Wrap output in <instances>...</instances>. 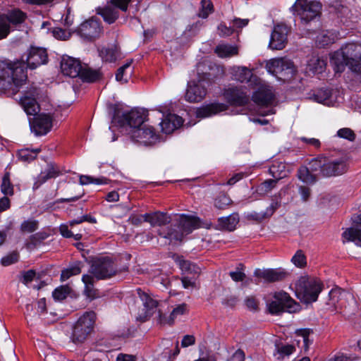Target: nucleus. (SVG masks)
<instances>
[{"mask_svg": "<svg viewBox=\"0 0 361 361\" xmlns=\"http://www.w3.org/2000/svg\"><path fill=\"white\" fill-rule=\"evenodd\" d=\"M360 57L361 45L348 44L332 54L330 63L336 73H342L345 66L353 72H359L361 70Z\"/></svg>", "mask_w": 361, "mask_h": 361, "instance_id": "obj_1", "label": "nucleus"}, {"mask_svg": "<svg viewBox=\"0 0 361 361\" xmlns=\"http://www.w3.org/2000/svg\"><path fill=\"white\" fill-rule=\"evenodd\" d=\"M173 221L177 223V228L170 227L166 230L159 229L158 231L160 236L168 238L171 241L181 242L185 236L200 227V219L191 215L176 214L173 215Z\"/></svg>", "mask_w": 361, "mask_h": 361, "instance_id": "obj_2", "label": "nucleus"}, {"mask_svg": "<svg viewBox=\"0 0 361 361\" xmlns=\"http://www.w3.org/2000/svg\"><path fill=\"white\" fill-rule=\"evenodd\" d=\"M27 80V73L19 63L9 64L0 76V92L13 96Z\"/></svg>", "mask_w": 361, "mask_h": 361, "instance_id": "obj_3", "label": "nucleus"}, {"mask_svg": "<svg viewBox=\"0 0 361 361\" xmlns=\"http://www.w3.org/2000/svg\"><path fill=\"white\" fill-rule=\"evenodd\" d=\"M121 271L112 258L99 257L92 259L89 273L97 280H105L112 278Z\"/></svg>", "mask_w": 361, "mask_h": 361, "instance_id": "obj_4", "label": "nucleus"}, {"mask_svg": "<svg viewBox=\"0 0 361 361\" xmlns=\"http://www.w3.org/2000/svg\"><path fill=\"white\" fill-rule=\"evenodd\" d=\"M93 311L85 312L76 322L72 334V341L76 344L82 343L92 333L96 322Z\"/></svg>", "mask_w": 361, "mask_h": 361, "instance_id": "obj_5", "label": "nucleus"}, {"mask_svg": "<svg viewBox=\"0 0 361 361\" xmlns=\"http://www.w3.org/2000/svg\"><path fill=\"white\" fill-rule=\"evenodd\" d=\"M268 310L271 314H279L283 312H296L300 305L285 291L275 292L267 302Z\"/></svg>", "mask_w": 361, "mask_h": 361, "instance_id": "obj_6", "label": "nucleus"}, {"mask_svg": "<svg viewBox=\"0 0 361 361\" xmlns=\"http://www.w3.org/2000/svg\"><path fill=\"white\" fill-rule=\"evenodd\" d=\"M322 287L319 280L302 277L296 283V293L305 302H315L322 291Z\"/></svg>", "mask_w": 361, "mask_h": 361, "instance_id": "obj_7", "label": "nucleus"}, {"mask_svg": "<svg viewBox=\"0 0 361 361\" xmlns=\"http://www.w3.org/2000/svg\"><path fill=\"white\" fill-rule=\"evenodd\" d=\"M266 68L269 73L283 81L291 80L295 73L293 62L285 58L271 59L267 61Z\"/></svg>", "mask_w": 361, "mask_h": 361, "instance_id": "obj_8", "label": "nucleus"}, {"mask_svg": "<svg viewBox=\"0 0 361 361\" xmlns=\"http://www.w3.org/2000/svg\"><path fill=\"white\" fill-rule=\"evenodd\" d=\"M294 14L300 16L305 23L319 16L322 11V4L317 1L297 0L291 7Z\"/></svg>", "mask_w": 361, "mask_h": 361, "instance_id": "obj_9", "label": "nucleus"}, {"mask_svg": "<svg viewBox=\"0 0 361 361\" xmlns=\"http://www.w3.org/2000/svg\"><path fill=\"white\" fill-rule=\"evenodd\" d=\"M252 99L262 109L259 110V113L262 116L275 113L272 108H269L274 99V95L269 87L261 85L254 92Z\"/></svg>", "mask_w": 361, "mask_h": 361, "instance_id": "obj_10", "label": "nucleus"}, {"mask_svg": "<svg viewBox=\"0 0 361 361\" xmlns=\"http://www.w3.org/2000/svg\"><path fill=\"white\" fill-rule=\"evenodd\" d=\"M147 114L142 109H132L129 112L123 114L118 122L121 126L126 128L128 133L139 128L144 125Z\"/></svg>", "mask_w": 361, "mask_h": 361, "instance_id": "obj_11", "label": "nucleus"}, {"mask_svg": "<svg viewBox=\"0 0 361 361\" xmlns=\"http://www.w3.org/2000/svg\"><path fill=\"white\" fill-rule=\"evenodd\" d=\"M48 61V55L47 50L39 47H31L27 54L22 56L21 61L17 63L25 68V63L30 69H35L37 67L47 63ZM25 70V68H24Z\"/></svg>", "mask_w": 361, "mask_h": 361, "instance_id": "obj_12", "label": "nucleus"}, {"mask_svg": "<svg viewBox=\"0 0 361 361\" xmlns=\"http://www.w3.org/2000/svg\"><path fill=\"white\" fill-rule=\"evenodd\" d=\"M129 135L133 141L145 146L154 144L158 139L154 128L145 124L129 133Z\"/></svg>", "mask_w": 361, "mask_h": 361, "instance_id": "obj_13", "label": "nucleus"}, {"mask_svg": "<svg viewBox=\"0 0 361 361\" xmlns=\"http://www.w3.org/2000/svg\"><path fill=\"white\" fill-rule=\"evenodd\" d=\"M290 28L283 23H279L274 26L269 47L271 49L281 50L287 44V37Z\"/></svg>", "mask_w": 361, "mask_h": 361, "instance_id": "obj_14", "label": "nucleus"}, {"mask_svg": "<svg viewBox=\"0 0 361 361\" xmlns=\"http://www.w3.org/2000/svg\"><path fill=\"white\" fill-rule=\"evenodd\" d=\"M102 32V27L99 20L92 18L83 22L78 27L80 35L85 39L92 41L98 38Z\"/></svg>", "mask_w": 361, "mask_h": 361, "instance_id": "obj_15", "label": "nucleus"}, {"mask_svg": "<svg viewBox=\"0 0 361 361\" xmlns=\"http://www.w3.org/2000/svg\"><path fill=\"white\" fill-rule=\"evenodd\" d=\"M289 275L290 273L281 267L267 269H257L254 272V276L255 277L262 279L267 283L282 281L285 280Z\"/></svg>", "mask_w": 361, "mask_h": 361, "instance_id": "obj_16", "label": "nucleus"}, {"mask_svg": "<svg viewBox=\"0 0 361 361\" xmlns=\"http://www.w3.org/2000/svg\"><path fill=\"white\" fill-rule=\"evenodd\" d=\"M225 99L233 106H244L248 103L250 97L241 87H229L224 92Z\"/></svg>", "mask_w": 361, "mask_h": 361, "instance_id": "obj_17", "label": "nucleus"}, {"mask_svg": "<svg viewBox=\"0 0 361 361\" xmlns=\"http://www.w3.org/2000/svg\"><path fill=\"white\" fill-rule=\"evenodd\" d=\"M52 118L49 114H39L31 124L32 131L37 135H46L51 128Z\"/></svg>", "mask_w": 361, "mask_h": 361, "instance_id": "obj_18", "label": "nucleus"}, {"mask_svg": "<svg viewBox=\"0 0 361 361\" xmlns=\"http://www.w3.org/2000/svg\"><path fill=\"white\" fill-rule=\"evenodd\" d=\"M325 165L322 169L323 176L341 175L347 171V166L343 160H332L325 157Z\"/></svg>", "mask_w": 361, "mask_h": 361, "instance_id": "obj_19", "label": "nucleus"}, {"mask_svg": "<svg viewBox=\"0 0 361 361\" xmlns=\"http://www.w3.org/2000/svg\"><path fill=\"white\" fill-rule=\"evenodd\" d=\"M207 94L206 87L200 82L191 81L188 82L185 93V99L189 102H200Z\"/></svg>", "mask_w": 361, "mask_h": 361, "instance_id": "obj_20", "label": "nucleus"}, {"mask_svg": "<svg viewBox=\"0 0 361 361\" xmlns=\"http://www.w3.org/2000/svg\"><path fill=\"white\" fill-rule=\"evenodd\" d=\"M82 66L80 61L72 57H63L61 63L62 73L71 78L80 77Z\"/></svg>", "mask_w": 361, "mask_h": 361, "instance_id": "obj_21", "label": "nucleus"}, {"mask_svg": "<svg viewBox=\"0 0 361 361\" xmlns=\"http://www.w3.org/2000/svg\"><path fill=\"white\" fill-rule=\"evenodd\" d=\"M61 174L59 167L54 163L47 164V168L42 171L37 176L33 184V189H38L43 183L49 179L54 178Z\"/></svg>", "mask_w": 361, "mask_h": 361, "instance_id": "obj_22", "label": "nucleus"}, {"mask_svg": "<svg viewBox=\"0 0 361 361\" xmlns=\"http://www.w3.org/2000/svg\"><path fill=\"white\" fill-rule=\"evenodd\" d=\"M182 118L178 115L169 114L160 123L162 131L170 134L183 125Z\"/></svg>", "mask_w": 361, "mask_h": 361, "instance_id": "obj_23", "label": "nucleus"}, {"mask_svg": "<svg viewBox=\"0 0 361 361\" xmlns=\"http://www.w3.org/2000/svg\"><path fill=\"white\" fill-rule=\"evenodd\" d=\"M227 108V105L223 103H212L199 108L196 114L199 118H206L224 111Z\"/></svg>", "mask_w": 361, "mask_h": 361, "instance_id": "obj_24", "label": "nucleus"}, {"mask_svg": "<svg viewBox=\"0 0 361 361\" xmlns=\"http://www.w3.org/2000/svg\"><path fill=\"white\" fill-rule=\"evenodd\" d=\"M360 224L354 227L348 228L342 233L343 243L354 242L361 245V215L359 216Z\"/></svg>", "mask_w": 361, "mask_h": 361, "instance_id": "obj_25", "label": "nucleus"}, {"mask_svg": "<svg viewBox=\"0 0 361 361\" xmlns=\"http://www.w3.org/2000/svg\"><path fill=\"white\" fill-rule=\"evenodd\" d=\"M146 222L150 224L152 226H161L169 224L173 219L167 213L161 212H154L145 214Z\"/></svg>", "mask_w": 361, "mask_h": 361, "instance_id": "obj_26", "label": "nucleus"}, {"mask_svg": "<svg viewBox=\"0 0 361 361\" xmlns=\"http://www.w3.org/2000/svg\"><path fill=\"white\" fill-rule=\"evenodd\" d=\"M35 94L36 90L34 89L30 96H24L20 99L21 106L28 115H35L39 111V105L35 98Z\"/></svg>", "mask_w": 361, "mask_h": 361, "instance_id": "obj_27", "label": "nucleus"}, {"mask_svg": "<svg viewBox=\"0 0 361 361\" xmlns=\"http://www.w3.org/2000/svg\"><path fill=\"white\" fill-rule=\"evenodd\" d=\"M309 98L316 102L330 106L333 104L331 91L329 89L321 88L310 93Z\"/></svg>", "mask_w": 361, "mask_h": 361, "instance_id": "obj_28", "label": "nucleus"}, {"mask_svg": "<svg viewBox=\"0 0 361 361\" xmlns=\"http://www.w3.org/2000/svg\"><path fill=\"white\" fill-rule=\"evenodd\" d=\"M97 13L101 15L105 22L114 23L119 17V11L108 1L107 4L97 9Z\"/></svg>", "mask_w": 361, "mask_h": 361, "instance_id": "obj_29", "label": "nucleus"}, {"mask_svg": "<svg viewBox=\"0 0 361 361\" xmlns=\"http://www.w3.org/2000/svg\"><path fill=\"white\" fill-rule=\"evenodd\" d=\"M326 66V60L318 56H313L307 62V70L314 74H319L322 73L325 70Z\"/></svg>", "mask_w": 361, "mask_h": 361, "instance_id": "obj_30", "label": "nucleus"}, {"mask_svg": "<svg viewBox=\"0 0 361 361\" xmlns=\"http://www.w3.org/2000/svg\"><path fill=\"white\" fill-rule=\"evenodd\" d=\"M239 222V216L238 214H232L226 217H221L218 219V226L221 229L232 231L235 229Z\"/></svg>", "mask_w": 361, "mask_h": 361, "instance_id": "obj_31", "label": "nucleus"}, {"mask_svg": "<svg viewBox=\"0 0 361 361\" xmlns=\"http://www.w3.org/2000/svg\"><path fill=\"white\" fill-rule=\"evenodd\" d=\"M214 52L221 58H229L238 54V48L237 46L220 44L216 47Z\"/></svg>", "mask_w": 361, "mask_h": 361, "instance_id": "obj_32", "label": "nucleus"}, {"mask_svg": "<svg viewBox=\"0 0 361 361\" xmlns=\"http://www.w3.org/2000/svg\"><path fill=\"white\" fill-rule=\"evenodd\" d=\"M3 15L6 18L7 23L15 25L24 23L27 18L26 13L17 8L11 10L6 14Z\"/></svg>", "mask_w": 361, "mask_h": 361, "instance_id": "obj_33", "label": "nucleus"}, {"mask_svg": "<svg viewBox=\"0 0 361 361\" xmlns=\"http://www.w3.org/2000/svg\"><path fill=\"white\" fill-rule=\"evenodd\" d=\"M102 77V74L99 70H93L88 67L87 65H84L82 68V71L80 78L85 82H94L99 80Z\"/></svg>", "mask_w": 361, "mask_h": 361, "instance_id": "obj_34", "label": "nucleus"}, {"mask_svg": "<svg viewBox=\"0 0 361 361\" xmlns=\"http://www.w3.org/2000/svg\"><path fill=\"white\" fill-rule=\"evenodd\" d=\"M269 173L277 181L286 177L288 171L286 169V165L281 161H274L269 168Z\"/></svg>", "mask_w": 361, "mask_h": 361, "instance_id": "obj_35", "label": "nucleus"}, {"mask_svg": "<svg viewBox=\"0 0 361 361\" xmlns=\"http://www.w3.org/2000/svg\"><path fill=\"white\" fill-rule=\"evenodd\" d=\"M144 307L146 308V317H149L152 314V310L157 306V301L152 299L149 295L142 292L141 289H137Z\"/></svg>", "mask_w": 361, "mask_h": 361, "instance_id": "obj_36", "label": "nucleus"}, {"mask_svg": "<svg viewBox=\"0 0 361 361\" xmlns=\"http://www.w3.org/2000/svg\"><path fill=\"white\" fill-rule=\"evenodd\" d=\"M82 281L85 286L84 290L85 295L90 299L95 298L97 297V290L94 288V278L90 274H84Z\"/></svg>", "mask_w": 361, "mask_h": 361, "instance_id": "obj_37", "label": "nucleus"}, {"mask_svg": "<svg viewBox=\"0 0 361 361\" xmlns=\"http://www.w3.org/2000/svg\"><path fill=\"white\" fill-rule=\"evenodd\" d=\"M334 33L328 30H323L316 37V44L319 47H325L334 42Z\"/></svg>", "mask_w": 361, "mask_h": 361, "instance_id": "obj_38", "label": "nucleus"}, {"mask_svg": "<svg viewBox=\"0 0 361 361\" xmlns=\"http://www.w3.org/2000/svg\"><path fill=\"white\" fill-rule=\"evenodd\" d=\"M132 61L127 62L126 64L120 67L116 74V79L117 81L122 83L128 82L132 74L131 70Z\"/></svg>", "mask_w": 361, "mask_h": 361, "instance_id": "obj_39", "label": "nucleus"}, {"mask_svg": "<svg viewBox=\"0 0 361 361\" xmlns=\"http://www.w3.org/2000/svg\"><path fill=\"white\" fill-rule=\"evenodd\" d=\"M39 148L30 149L29 148L21 149L18 152V159L24 162H30L35 160L40 152Z\"/></svg>", "mask_w": 361, "mask_h": 361, "instance_id": "obj_40", "label": "nucleus"}, {"mask_svg": "<svg viewBox=\"0 0 361 361\" xmlns=\"http://www.w3.org/2000/svg\"><path fill=\"white\" fill-rule=\"evenodd\" d=\"M82 263L77 262L68 268L63 269L61 274V281H64L70 277L81 273Z\"/></svg>", "mask_w": 361, "mask_h": 361, "instance_id": "obj_41", "label": "nucleus"}, {"mask_svg": "<svg viewBox=\"0 0 361 361\" xmlns=\"http://www.w3.org/2000/svg\"><path fill=\"white\" fill-rule=\"evenodd\" d=\"M235 80L241 82H247L251 80L252 73L250 69L245 67H237L234 69Z\"/></svg>", "mask_w": 361, "mask_h": 361, "instance_id": "obj_42", "label": "nucleus"}, {"mask_svg": "<svg viewBox=\"0 0 361 361\" xmlns=\"http://www.w3.org/2000/svg\"><path fill=\"white\" fill-rule=\"evenodd\" d=\"M99 56L105 61H115L118 57V49L116 47L102 48L99 50Z\"/></svg>", "mask_w": 361, "mask_h": 361, "instance_id": "obj_43", "label": "nucleus"}, {"mask_svg": "<svg viewBox=\"0 0 361 361\" xmlns=\"http://www.w3.org/2000/svg\"><path fill=\"white\" fill-rule=\"evenodd\" d=\"M311 171L309 168L302 166L300 167L298 170V178L302 182L312 184L316 182L317 178L316 176L311 173Z\"/></svg>", "mask_w": 361, "mask_h": 361, "instance_id": "obj_44", "label": "nucleus"}, {"mask_svg": "<svg viewBox=\"0 0 361 361\" xmlns=\"http://www.w3.org/2000/svg\"><path fill=\"white\" fill-rule=\"evenodd\" d=\"M325 157L319 156L312 159L309 162V169L312 172L317 173L322 176V169L325 165Z\"/></svg>", "mask_w": 361, "mask_h": 361, "instance_id": "obj_45", "label": "nucleus"}, {"mask_svg": "<svg viewBox=\"0 0 361 361\" xmlns=\"http://www.w3.org/2000/svg\"><path fill=\"white\" fill-rule=\"evenodd\" d=\"M79 183L80 185H87L90 183H94L97 185H103L106 184L108 183V179L102 177V178H94L90 176L86 175H80L79 177Z\"/></svg>", "mask_w": 361, "mask_h": 361, "instance_id": "obj_46", "label": "nucleus"}, {"mask_svg": "<svg viewBox=\"0 0 361 361\" xmlns=\"http://www.w3.org/2000/svg\"><path fill=\"white\" fill-rule=\"evenodd\" d=\"M179 267L184 272L199 274L200 273V268L195 264L188 260L180 259L178 262Z\"/></svg>", "mask_w": 361, "mask_h": 361, "instance_id": "obj_47", "label": "nucleus"}, {"mask_svg": "<svg viewBox=\"0 0 361 361\" xmlns=\"http://www.w3.org/2000/svg\"><path fill=\"white\" fill-rule=\"evenodd\" d=\"M1 191L5 195L11 196L13 195V186L10 180L9 173H6L2 178Z\"/></svg>", "mask_w": 361, "mask_h": 361, "instance_id": "obj_48", "label": "nucleus"}, {"mask_svg": "<svg viewBox=\"0 0 361 361\" xmlns=\"http://www.w3.org/2000/svg\"><path fill=\"white\" fill-rule=\"evenodd\" d=\"M71 291V288L69 286H61L53 291L52 295L54 300L61 301L67 298Z\"/></svg>", "mask_w": 361, "mask_h": 361, "instance_id": "obj_49", "label": "nucleus"}, {"mask_svg": "<svg viewBox=\"0 0 361 361\" xmlns=\"http://www.w3.org/2000/svg\"><path fill=\"white\" fill-rule=\"evenodd\" d=\"M295 351V348L293 345H281L276 346V352L278 359H283L286 356H289Z\"/></svg>", "mask_w": 361, "mask_h": 361, "instance_id": "obj_50", "label": "nucleus"}, {"mask_svg": "<svg viewBox=\"0 0 361 361\" xmlns=\"http://www.w3.org/2000/svg\"><path fill=\"white\" fill-rule=\"evenodd\" d=\"M214 11L213 4L210 0H202L201 9L199 12V17L207 18Z\"/></svg>", "mask_w": 361, "mask_h": 361, "instance_id": "obj_51", "label": "nucleus"}, {"mask_svg": "<svg viewBox=\"0 0 361 361\" xmlns=\"http://www.w3.org/2000/svg\"><path fill=\"white\" fill-rule=\"evenodd\" d=\"M232 203L231 199L225 193H221L215 199L214 205L216 208L220 209H226L228 205Z\"/></svg>", "mask_w": 361, "mask_h": 361, "instance_id": "obj_52", "label": "nucleus"}, {"mask_svg": "<svg viewBox=\"0 0 361 361\" xmlns=\"http://www.w3.org/2000/svg\"><path fill=\"white\" fill-rule=\"evenodd\" d=\"M277 180L275 179H269L262 183L257 187V192L261 195H265L269 192L273 188H275Z\"/></svg>", "mask_w": 361, "mask_h": 361, "instance_id": "obj_53", "label": "nucleus"}, {"mask_svg": "<svg viewBox=\"0 0 361 361\" xmlns=\"http://www.w3.org/2000/svg\"><path fill=\"white\" fill-rule=\"evenodd\" d=\"M38 228V221L34 219L24 221L20 225V231L24 233H32Z\"/></svg>", "mask_w": 361, "mask_h": 361, "instance_id": "obj_54", "label": "nucleus"}, {"mask_svg": "<svg viewBox=\"0 0 361 361\" xmlns=\"http://www.w3.org/2000/svg\"><path fill=\"white\" fill-rule=\"evenodd\" d=\"M10 32V25L7 23V19L0 14V39L6 38Z\"/></svg>", "mask_w": 361, "mask_h": 361, "instance_id": "obj_55", "label": "nucleus"}, {"mask_svg": "<svg viewBox=\"0 0 361 361\" xmlns=\"http://www.w3.org/2000/svg\"><path fill=\"white\" fill-rule=\"evenodd\" d=\"M19 259V255L17 252H12L7 255L4 256L1 259V264L4 267H8L16 262Z\"/></svg>", "mask_w": 361, "mask_h": 361, "instance_id": "obj_56", "label": "nucleus"}, {"mask_svg": "<svg viewBox=\"0 0 361 361\" xmlns=\"http://www.w3.org/2000/svg\"><path fill=\"white\" fill-rule=\"evenodd\" d=\"M291 261L298 267L301 268L306 265V257L300 250L296 252Z\"/></svg>", "mask_w": 361, "mask_h": 361, "instance_id": "obj_57", "label": "nucleus"}, {"mask_svg": "<svg viewBox=\"0 0 361 361\" xmlns=\"http://www.w3.org/2000/svg\"><path fill=\"white\" fill-rule=\"evenodd\" d=\"M187 312V305L185 303L178 305L176 307L170 314L169 323L172 324L174 319L180 315L184 314Z\"/></svg>", "mask_w": 361, "mask_h": 361, "instance_id": "obj_58", "label": "nucleus"}, {"mask_svg": "<svg viewBox=\"0 0 361 361\" xmlns=\"http://www.w3.org/2000/svg\"><path fill=\"white\" fill-rule=\"evenodd\" d=\"M337 135L349 141H353L355 139V134L353 130L348 128H341L337 131Z\"/></svg>", "mask_w": 361, "mask_h": 361, "instance_id": "obj_59", "label": "nucleus"}, {"mask_svg": "<svg viewBox=\"0 0 361 361\" xmlns=\"http://www.w3.org/2000/svg\"><path fill=\"white\" fill-rule=\"evenodd\" d=\"M132 0H110L109 2L118 11H127L129 4Z\"/></svg>", "mask_w": 361, "mask_h": 361, "instance_id": "obj_60", "label": "nucleus"}, {"mask_svg": "<svg viewBox=\"0 0 361 361\" xmlns=\"http://www.w3.org/2000/svg\"><path fill=\"white\" fill-rule=\"evenodd\" d=\"M218 34L221 37H226L231 35L234 32V29L231 26L228 27L224 23H221L219 25L218 27Z\"/></svg>", "mask_w": 361, "mask_h": 361, "instance_id": "obj_61", "label": "nucleus"}, {"mask_svg": "<svg viewBox=\"0 0 361 361\" xmlns=\"http://www.w3.org/2000/svg\"><path fill=\"white\" fill-rule=\"evenodd\" d=\"M247 218L250 220H254L257 222H261L264 219H267L268 216H267L265 212H252L247 214Z\"/></svg>", "mask_w": 361, "mask_h": 361, "instance_id": "obj_62", "label": "nucleus"}, {"mask_svg": "<svg viewBox=\"0 0 361 361\" xmlns=\"http://www.w3.org/2000/svg\"><path fill=\"white\" fill-rule=\"evenodd\" d=\"M36 276V272L35 271L32 270V269H30L27 271H24L23 274H22V279H21V281L27 285V283L32 282L34 279L35 278Z\"/></svg>", "mask_w": 361, "mask_h": 361, "instance_id": "obj_63", "label": "nucleus"}, {"mask_svg": "<svg viewBox=\"0 0 361 361\" xmlns=\"http://www.w3.org/2000/svg\"><path fill=\"white\" fill-rule=\"evenodd\" d=\"M53 35L58 39L66 40L70 37L71 34L61 28L56 27L53 30Z\"/></svg>", "mask_w": 361, "mask_h": 361, "instance_id": "obj_64", "label": "nucleus"}]
</instances>
